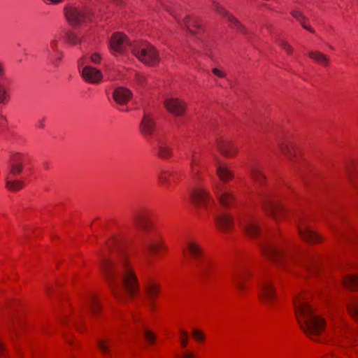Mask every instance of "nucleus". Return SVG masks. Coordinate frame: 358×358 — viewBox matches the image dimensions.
Segmentation results:
<instances>
[{
  "label": "nucleus",
  "mask_w": 358,
  "mask_h": 358,
  "mask_svg": "<svg viewBox=\"0 0 358 358\" xmlns=\"http://www.w3.org/2000/svg\"><path fill=\"white\" fill-rule=\"evenodd\" d=\"M181 358H194V355L191 352H187L183 354Z\"/></svg>",
  "instance_id": "nucleus-52"
},
{
  "label": "nucleus",
  "mask_w": 358,
  "mask_h": 358,
  "mask_svg": "<svg viewBox=\"0 0 358 358\" xmlns=\"http://www.w3.org/2000/svg\"><path fill=\"white\" fill-rule=\"evenodd\" d=\"M216 166L217 175L220 179L223 182H227L234 178V173L232 170L226 164L220 163L217 157L214 158Z\"/></svg>",
  "instance_id": "nucleus-23"
},
{
  "label": "nucleus",
  "mask_w": 358,
  "mask_h": 358,
  "mask_svg": "<svg viewBox=\"0 0 358 358\" xmlns=\"http://www.w3.org/2000/svg\"><path fill=\"white\" fill-rule=\"evenodd\" d=\"M327 358H329V357H327Z\"/></svg>",
  "instance_id": "nucleus-62"
},
{
  "label": "nucleus",
  "mask_w": 358,
  "mask_h": 358,
  "mask_svg": "<svg viewBox=\"0 0 358 358\" xmlns=\"http://www.w3.org/2000/svg\"><path fill=\"white\" fill-rule=\"evenodd\" d=\"M259 298L266 305L271 304L275 299V291L270 281L266 278H260L258 280Z\"/></svg>",
  "instance_id": "nucleus-8"
},
{
  "label": "nucleus",
  "mask_w": 358,
  "mask_h": 358,
  "mask_svg": "<svg viewBox=\"0 0 358 358\" xmlns=\"http://www.w3.org/2000/svg\"><path fill=\"white\" fill-rule=\"evenodd\" d=\"M192 334L195 339L197 341H203L205 338V336L203 334V333L196 329H194L192 331Z\"/></svg>",
  "instance_id": "nucleus-46"
},
{
  "label": "nucleus",
  "mask_w": 358,
  "mask_h": 358,
  "mask_svg": "<svg viewBox=\"0 0 358 358\" xmlns=\"http://www.w3.org/2000/svg\"><path fill=\"white\" fill-rule=\"evenodd\" d=\"M80 73L85 81L92 84L99 83L103 77L102 73L100 70L89 65H87L80 69Z\"/></svg>",
  "instance_id": "nucleus-14"
},
{
  "label": "nucleus",
  "mask_w": 358,
  "mask_h": 358,
  "mask_svg": "<svg viewBox=\"0 0 358 358\" xmlns=\"http://www.w3.org/2000/svg\"><path fill=\"white\" fill-rule=\"evenodd\" d=\"M213 9L220 15L225 17L230 23L231 27L246 34V29L243 24L240 23L232 15L229 13L224 8L222 7L218 3L213 2Z\"/></svg>",
  "instance_id": "nucleus-16"
},
{
  "label": "nucleus",
  "mask_w": 358,
  "mask_h": 358,
  "mask_svg": "<svg viewBox=\"0 0 358 358\" xmlns=\"http://www.w3.org/2000/svg\"><path fill=\"white\" fill-rule=\"evenodd\" d=\"M47 55L50 63L57 65V63L59 62L63 57V52L60 50H58L48 53Z\"/></svg>",
  "instance_id": "nucleus-35"
},
{
  "label": "nucleus",
  "mask_w": 358,
  "mask_h": 358,
  "mask_svg": "<svg viewBox=\"0 0 358 358\" xmlns=\"http://www.w3.org/2000/svg\"><path fill=\"white\" fill-rule=\"evenodd\" d=\"M171 173L166 170H162L158 175V179L162 185H166L169 184V178Z\"/></svg>",
  "instance_id": "nucleus-38"
},
{
  "label": "nucleus",
  "mask_w": 358,
  "mask_h": 358,
  "mask_svg": "<svg viewBox=\"0 0 358 358\" xmlns=\"http://www.w3.org/2000/svg\"><path fill=\"white\" fill-rule=\"evenodd\" d=\"M308 56L310 58L314 59L319 64L323 66H327L329 63V58L327 55L322 53L320 51H313L311 50L308 52Z\"/></svg>",
  "instance_id": "nucleus-30"
},
{
  "label": "nucleus",
  "mask_w": 358,
  "mask_h": 358,
  "mask_svg": "<svg viewBox=\"0 0 358 358\" xmlns=\"http://www.w3.org/2000/svg\"><path fill=\"white\" fill-rule=\"evenodd\" d=\"M113 345V341L109 338L97 341V345L100 350L106 355H110L109 348Z\"/></svg>",
  "instance_id": "nucleus-34"
},
{
  "label": "nucleus",
  "mask_w": 358,
  "mask_h": 358,
  "mask_svg": "<svg viewBox=\"0 0 358 358\" xmlns=\"http://www.w3.org/2000/svg\"><path fill=\"white\" fill-rule=\"evenodd\" d=\"M190 159V167L193 173H196V170L195 166L198 164V159L196 155V152L194 150L192 151L191 154L189 156Z\"/></svg>",
  "instance_id": "nucleus-39"
},
{
  "label": "nucleus",
  "mask_w": 358,
  "mask_h": 358,
  "mask_svg": "<svg viewBox=\"0 0 358 358\" xmlns=\"http://www.w3.org/2000/svg\"><path fill=\"white\" fill-rule=\"evenodd\" d=\"M296 225L301 237L309 242L316 243L322 240L320 235L314 231L303 220H296Z\"/></svg>",
  "instance_id": "nucleus-11"
},
{
  "label": "nucleus",
  "mask_w": 358,
  "mask_h": 358,
  "mask_svg": "<svg viewBox=\"0 0 358 358\" xmlns=\"http://www.w3.org/2000/svg\"><path fill=\"white\" fill-rule=\"evenodd\" d=\"M115 2H116L117 3H120V0H113Z\"/></svg>",
  "instance_id": "nucleus-60"
},
{
  "label": "nucleus",
  "mask_w": 358,
  "mask_h": 358,
  "mask_svg": "<svg viewBox=\"0 0 358 358\" xmlns=\"http://www.w3.org/2000/svg\"><path fill=\"white\" fill-rule=\"evenodd\" d=\"M6 120L5 117L0 115V125L3 126L4 124L6 123Z\"/></svg>",
  "instance_id": "nucleus-55"
},
{
  "label": "nucleus",
  "mask_w": 358,
  "mask_h": 358,
  "mask_svg": "<svg viewBox=\"0 0 358 358\" xmlns=\"http://www.w3.org/2000/svg\"><path fill=\"white\" fill-rule=\"evenodd\" d=\"M343 285L350 289H358V275L350 274L343 279Z\"/></svg>",
  "instance_id": "nucleus-31"
},
{
  "label": "nucleus",
  "mask_w": 358,
  "mask_h": 358,
  "mask_svg": "<svg viewBox=\"0 0 358 358\" xmlns=\"http://www.w3.org/2000/svg\"><path fill=\"white\" fill-rule=\"evenodd\" d=\"M178 23L194 35L198 34L202 29L201 25L196 17L192 18L189 16H187L183 19L182 23L180 22H178Z\"/></svg>",
  "instance_id": "nucleus-24"
},
{
  "label": "nucleus",
  "mask_w": 358,
  "mask_h": 358,
  "mask_svg": "<svg viewBox=\"0 0 358 358\" xmlns=\"http://www.w3.org/2000/svg\"><path fill=\"white\" fill-rule=\"evenodd\" d=\"M250 273L246 269L237 268L232 271V281L241 293L243 292L246 287L244 284V280Z\"/></svg>",
  "instance_id": "nucleus-20"
},
{
  "label": "nucleus",
  "mask_w": 358,
  "mask_h": 358,
  "mask_svg": "<svg viewBox=\"0 0 358 358\" xmlns=\"http://www.w3.org/2000/svg\"><path fill=\"white\" fill-rule=\"evenodd\" d=\"M13 331L14 333L17 334V327H16V325H15V324H13Z\"/></svg>",
  "instance_id": "nucleus-57"
},
{
  "label": "nucleus",
  "mask_w": 358,
  "mask_h": 358,
  "mask_svg": "<svg viewBox=\"0 0 358 358\" xmlns=\"http://www.w3.org/2000/svg\"><path fill=\"white\" fill-rule=\"evenodd\" d=\"M130 45L127 36L119 32L114 34L110 41L111 50L117 53H122Z\"/></svg>",
  "instance_id": "nucleus-13"
},
{
  "label": "nucleus",
  "mask_w": 358,
  "mask_h": 358,
  "mask_svg": "<svg viewBox=\"0 0 358 358\" xmlns=\"http://www.w3.org/2000/svg\"><path fill=\"white\" fill-rule=\"evenodd\" d=\"M44 118L42 119L41 120H39L38 122V127H41V128H43L44 127Z\"/></svg>",
  "instance_id": "nucleus-56"
},
{
  "label": "nucleus",
  "mask_w": 358,
  "mask_h": 358,
  "mask_svg": "<svg viewBox=\"0 0 358 358\" xmlns=\"http://www.w3.org/2000/svg\"><path fill=\"white\" fill-rule=\"evenodd\" d=\"M5 347L3 343L0 341V356L3 355L5 353Z\"/></svg>",
  "instance_id": "nucleus-53"
},
{
  "label": "nucleus",
  "mask_w": 358,
  "mask_h": 358,
  "mask_svg": "<svg viewBox=\"0 0 358 358\" xmlns=\"http://www.w3.org/2000/svg\"><path fill=\"white\" fill-rule=\"evenodd\" d=\"M45 292H47L48 294H49L50 293V287H45Z\"/></svg>",
  "instance_id": "nucleus-58"
},
{
  "label": "nucleus",
  "mask_w": 358,
  "mask_h": 358,
  "mask_svg": "<svg viewBox=\"0 0 358 358\" xmlns=\"http://www.w3.org/2000/svg\"><path fill=\"white\" fill-rule=\"evenodd\" d=\"M278 45L285 50L288 54H291L292 52V48L287 41L284 40H279L278 41Z\"/></svg>",
  "instance_id": "nucleus-41"
},
{
  "label": "nucleus",
  "mask_w": 358,
  "mask_h": 358,
  "mask_svg": "<svg viewBox=\"0 0 358 358\" xmlns=\"http://www.w3.org/2000/svg\"><path fill=\"white\" fill-rule=\"evenodd\" d=\"M165 108L176 116L182 115L186 110L185 103L178 98H169L164 102Z\"/></svg>",
  "instance_id": "nucleus-15"
},
{
  "label": "nucleus",
  "mask_w": 358,
  "mask_h": 358,
  "mask_svg": "<svg viewBox=\"0 0 358 358\" xmlns=\"http://www.w3.org/2000/svg\"><path fill=\"white\" fill-rule=\"evenodd\" d=\"M136 81L139 86L143 87V86H144V85L146 82V78L143 74H136Z\"/></svg>",
  "instance_id": "nucleus-45"
},
{
  "label": "nucleus",
  "mask_w": 358,
  "mask_h": 358,
  "mask_svg": "<svg viewBox=\"0 0 358 358\" xmlns=\"http://www.w3.org/2000/svg\"><path fill=\"white\" fill-rule=\"evenodd\" d=\"M348 309L350 314L358 319V300L354 299L352 300L348 305Z\"/></svg>",
  "instance_id": "nucleus-37"
},
{
  "label": "nucleus",
  "mask_w": 358,
  "mask_h": 358,
  "mask_svg": "<svg viewBox=\"0 0 358 358\" xmlns=\"http://www.w3.org/2000/svg\"><path fill=\"white\" fill-rule=\"evenodd\" d=\"M190 198L192 202L201 207L208 206L212 201L209 192L204 189H197L192 192Z\"/></svg>",
  "instance_id": "nucleus-17"
},
{
  "label": "nucleus",
  "mask_w": 358,
  "mask_h": 358,
  "mask_svg": "<svg viewBox=\"0 0 358 358\" xmlns=\"http://www.w3.org/2000/svg\"><path fill=\"white\" fill-rule=\"evenodd\" d=\"M106 247L111 255H108L106 250H103L100 253L99 265L111 291L120 300H124L127 296H134L139 287L127 254L116 238L109 240Z\"/></svg>",
  "instance_id": "nucleus-1"
},
{
  "label": "nucleus",
  "mask_w": 358,
  "mask_h": 358,
  "mask_svg": "<svg viewBox=\"0 0 358 358\" xmlns=\"http://www.w3.org/2000/svg\"><path fill=\"white\" fill-rule=\"evenodd\" d=\"M215 145L221 153L226 157H233L238 152V148L234 143L222 137H217Z\"/></svg>",
  "instance_id": "nucleus-18"
},
{
  "label": "nucleus",
  "mask_w": 358,
  "mask_h": 358,
  "mask_svg": "<svg viewBox=\"0 0 358 358\" xmlns=\"http://www.w3.org/2000/svg\"><path fill=\"white\" fill-rule=\"evenodd\" d=\"M66 40L72 45H76L79 41L78 36L73 33H68L66 34Z\"/></svg>",
  "instance_id": "nucleus-42"
},
{
  "label": "nucleus",
  "mask_w": 358,
  "mask_h": 358,
  "mask_svg": "<svg viewBox=\"0 0 358 358\" xmlns=\"http://www.w3.org/2000/svg\"><path fill=\"white\" fill-rule=\"evenodd\" d=\"M59 41V37L54 36L50 41L49 45L45 48L46 54L50 53L53 51L58 50V45Z\"/></svg>",
  "instance_id": "nucleus-36"
},
{
  "label": "nucleus",
  "mask_w": 358,
  "mask_h": 358,
  "mask_svg": "<svg viewBox=\"0 0 358 358\" xmlns=\"http://www.w3.org/2000/svg\"><path fill=\"white\" fill-rule=\"evenodd\" d=\"M25 157L20 153L13 155L10 161V172L7 176H15L20 174L23 169Z\"/></svg>",
  "instance_id": "nucleus-21"
},
{
  "label": "nucleus",
  "mask_w": 358,
  "mask_h": 358,
  "mask_svg": "<svg viewBox=\"0 0 358 358\" xmlns=\"http://www.w3.org/2000/svg\"><path fill=\"white\" fill-rule=\"evenodd\" d=\"M88 11L76 6L67 7L65 10V15L69 22L76 26L85 21L88 16Z\"/></svg>",
  "instance_id": "nucleus-9"
},
{
  "label": "nucleus",
  "mask_w": 358,
  "mask_h": 358,
  "mask_svg": "<svg viewBox=\"0 0 358 358\" xmlns=\"http://www.w3.org/2000/svg\"><path fill=\"white\" fill-rule=\"evenodd\" d=\"M6 98V90L4 87L0 83V103L4 101Z\"/></svg>",
  "instance_id": "nucleus-49"
},
{
  "label": "nucleus",
  "mask_w": 358,
  "mask_h": 358,
  "mask_svg": "<svg viewBox=\"0 0 358 358\" xmlns=\"http://www.w3.org/2000/svg\"><path fill=\"white\" fill-rule=\"evenodd\" d=\"M131 48L133 54L146 65L155 66L159 62L157 51L150 44H145L140 47L132 45Z\"/></svg>",
  "instance_id": "nucleus-6"
},
{
  "label": "nucleus",
  "mask_w": 358,
  "mask_h": 358,
  "mask_svg": "<svg viewBox=\"0 0 358 358\" xmlns=\"http://www.w3.org/2000/svg\"><path fill=\"white\" fill-rule=\"evenodd\" d=\"M145 289V294L150 301L149 306L150 307V308L153 309L154 301L155 300L156 296L159 292L160 287L159 285L154 282H150L146 284Z\"/></svg>",
  "instance_id": "nucleus-26"
},
{
  "label": "nucleus",
  "mask_w": 358,
  "mask_h": 358,
  "mask_svg": "<svg viewBox=\"0 0 358 358\" xmlns=\"http://www.w3.org/2000/svg\"><path fill=\"white\" fill-rule=\"evenodd\" d=\"M306 20H307V18L306 17V19H298V20H297V21H299V22L301 24L302 27H303L304 29H306V30H308V31H310V32H312V33H314V30H313L312 28H310V27H308V26H306V25L305 24V23H304V22H305V21H306Z\"/></svg>",
  "instance_id": "nucleus-50"
},
{
  "label": "nucleus",
  "mask_w": 358,
  "mask_h": 358,
  "mask_svg": "<svg viewBox=\"0 0 358 358\" xmlns=\"http://www.w3.org/2000/svg\"><path fill=\"white\" fill-rule=\"evenodd\" d=\"M293 303L301 328L311 339L317 341L315 337L320 336L324 329L323 319L313 312L302 295L294 296Z\"/></svg>",
  "instance_id": "nucleus-3"
},
{
  "label": "nucleus",
  "mask_w": 358,
  "mask_h": 358,
  "mask_svg": "<svg viewBox=\"0 0 358 358\" xmlns=\"http://www.w3.org/2000/svg\"><path fill=\"white\" fill-rule=\"evenodd\" d=\"M263 206L265 209L270 210L271 215L276 220L278 219L281 214H284L285 212L282 206L268 199H264Z\"/></svg>",
  "instance_id": "nucleus-25"
},
{
  "label": "nucleus",
  "mask_w": 358,
  "mask_h": 358,
  "mask_svg": "<svg viewBox=\"0 0 358 358\" xmlns=\"http://www.w3.org/2000/svg\"><path fill=\"white\" fill-rule=\"evenodd\" d=\"M85 304L87 306L91 314L96 316L98 315L101 311V305L98 299L91 294L86 299Z\"/></svg>",
  "instance_id": "nucleus-28"
},
{
  "label": "nucleus",
  "mask_w": 358,
  "mask_h": 358,
  "mask_svg": "<svg viewBox=\"0 0 358 358\" xmlns=\"http://www.w3.org/2000/svg\"><path fill=\"white\" fill-rule=\"evenodd\" d=\"M4 72H5V70H4L3 65L1 62H0V78H2L3 77Z\"/></svg>",
  "instance_id": "nucleus-54"
},
{
  "label": "nucleus",
  "mask_w": 358,
  "mask_h": 358,
  "mask_svg": "<svg viewBox=\"0 0 358 358\" xmlns=\"http://www.w3.org/2000/svg\"><path fill=\"white\" fill-rule=\"evenodd\" d=\"M291 15L297 20L298 19H306L303 13L299 10L291 11Z\"/></svg>",
  "instance_id": "nucleus-48"
},
{
  "label": "nucleus",
  "mask_w": 358,
  "mask_h": 358,
  "mask_svg": "<svg viewBox=\"0 0 358 358\" xmlns=\"http://www.w3.org/2000/svg\"><path fill=\"white\" fill-rule=\"evenodd\" d=\"M13 176H6L5 178L6 188L13 192L18 191L23 187V182L13 179Z\"/></svg>",
  "instance_id": "nucleus-29"
},
{
  "label": "nucleus",
  "mask_w": 358,
  "mask_h": 358,
  "mask_svg": "<svg viewBox=\"0 0 358 358\" xmlns=\"http://www.w3.org/2000/svg\"><path fill=\"white\" fill-rule=\"evenodd\" d=\"M215 221L217 227L223 231H229L233 226L231 216L226 212L216 213L215 215Z\"/></svg>",
  "instance_id": "nucleus-19"
},
{
  "label": "nucleus",
  "mask_w": 358,
  "mask_h": 358,
  "mask_svg": "<svg viewBox=\"0 0 358 358\" xmlns=\"http://www.w3.org/2000/svg\"><path fill=\"white\" fill-rule=\"evenodd\" d=\"M238 221L245 233L250 238L262 237L261 230L257 223L255 217L251 214H245L238 218Z\"/></svg>",
  "instance_id": "nucleus-7"
},
{
  "label": "nucleus",
  "mask_w": 358,
  "mask_h": 358,
  "mask_svg": "<svg viewBox=\"0 0 358 358\" xmlns=\"http://www.w3.org/2000/svg\"><path fill=\"white\" fill-rule=\"evenodd\" d=\"M347 337H352H352H354V334H353V335L352 334V335H350V336L347 335Z\"/></svg>",
  "instance_id": "nucleus-61"
},
{
  "label": "nucleus",
  "mask_w": 358,
  "mask_h": 358,
  "mask_svg": "<svg viewBox=\"0 0 358 358\" xmlns=\"http://www.w3.org/2000/svg\"><path fill=\"white\" fill-rule=\"evenodd\" d=\"M157 155L163 159L169 157L172 155V148L166 143L161 142L158 145Z\"/></svg>",
  "instance_id": "nucleus-33"
},
{
  "label": "nucleus",
  "mask_w": 358,
  "mask_h": 358,
  "mask_svg": "<svg viewBox=\"0 0 358 358\" xmlns=\"http://www.w3.org/2000/svg\"><path fill=\"white\" fill-rule=\"evenodd\" d=\"M139 131L145 138H148L155 134L156 131V123L151 114L144 112L143 117L139 124Z\"/></svg>",
  "instance_id": "nucleus-12"
},
{
  "label": "nucleus",
  "mask_w": 358,
  "mask_h": 358,
  "mask_svg": "<svg viewBox=\"0 0 358 358\" xmlns=\"http://www.w3.org/2000/svg\"><path fill=\"white\" fill-rule=\"evenodd\" d=\"M262 252L275 264L289 269L292 264L302 265L308 273H316L320 268V257L315 253L294 255L271 239L262 236L259 242Z\"/></svg>",
  "instance_id": "nucleus-2"
},
{
  "label": "nucleus",
  "mask_w": 358,
  "mask_h": 358,
  "mask_svg": "<svg viewBox=\"0 0 358 358\" xmlns=\"http://www.w3.org/2000/svg\"><path fill=\"white\" fill-rule=\"evenodd\" d=\"M186 248H182L185 252L187 250L195 262V267L204 280H208L216 271L215 264L204 257L201 246L196 242L188 241L186 242Z\"/></svg>",
  "instance_id": "nucleus-5"
},
{
  "label": "nucleus",
  "mask_w": 358,
  "mask_h": 358,
  "mask_svg": "<svg viewBox=\"0 0 358 358\" xmlns=\"http://www.w3.org/2000/svg\"><path fill=\"white\" fill-rule=\"evenodd\" d=\"M180 331V334H181V345L183 348H185V347H186L187 341H188L187 332L182 329H181Z\"/></svg>",
  "instance_id": "nucleus-43"
},
{
  "label": "nucleus",
  "mask_w": 358,
  "mask_h": 358,
  "mask_svg": "<svg viewBox=\"0 0 358 358\" xmlns=\"http://www.w3.org/2000/svg\"><path fill=\"white\" fill-rule=\"evenodd\" d=\"M101 57L98 53H93L90 57V60L94 64H99L101 62Z\"/></svg>",
  "instance_id": "nucleus-47"
},
{
  "label": "nucleus",
  "mask_w": 358,
  "mask_h": 358,
  "mask_svg": "<svg viewBox=\"0 0 358 358\" xmlns=\"http://www.w3.org/2000/svg\"><path fill=\"white\" fill-rule=\"evenodd\" d=\"M278 147L280 151L285 155L287 159L291 162H294V159L296 158V152L294 146H290L287 143L279 141Z\"/></svg>",
  "instance_id": "nucleus-27"
},
{
  "label": "nucleus",
  "mask_w": 358,
  "mask_h": 358,
  "mask_svg": "<svg viewBox=\"0 0 358 358\" xmlns=\"http://www.w3.org/2000/svg\"><path fill=\"white\" fill-rule=\"evenodd\" d=\"M75 324H76V326H77V327H78V328H79V324H78V322H76L75 323Z\"/></svg>",
  "instance_id": "nucleus-59"
},
{
  "label": "nucleus",
  "mask_w": 358,
  "mask_h": 358,
  "mask_svg": "<svg viewBox=\"0 0 358 358\" xmlns=\"http://www.w3.org/2000/svg\"><path fill=\"white\" fill-rule=\"evenodd\" d=\"M252 178L258 184L262 185L264 180L265 176L262 170L256 166H252L250 169Z\"/></svg>",
  "instance_id": "nucleus-32"
},
{
  "label": "nucleus",
  "mask_w": 358,
  "mask_h": 358,
  "mask_svg": "<svg viewBox=\"0 0 358 358\" xmlns=\"http://www.w3.org/2000/svg\"><path fill=\"white\" fill-rule=\"evenodd\" d=\"M215 192L222 207L229 208L232 206L235 201V197L231 190L217 183L215 187Z\"/></svg>",
  "instance_id": "nucleus-10"
},
{
  "label": "nucleus",
  "mask_w": 358,
  "mask_h": 358,
  "mask_svg": "<svg viewBox=\"0 0 358 358\" xmlns=\"http://www.w3.org/2000/svg\"><path fill=\"white\" fill-rule=\"evenodd\" d=\"M143 334L146 341L149 343H153L155 342L156 336L152 331L145 329L143 331Z\"/></svg>",
  "instance_id": "nucleus-40"
},
{
  "label": "nucleus",
  "mask_w": 358,
  "mask_h": 358,
  "mask_svg": "<svg viewBox=\"0 0 358 358\" xmlns=\"http://www.w3.org/2000/svg\"><path fill=\"white\" fill-rule=\"evenodd\" d=\"M113 96L118 105L124 106L131 99L132 92L127 88L119 87L115 89Z\"/></svg>",
  "instance_id": "nucleus-22"
},
{
  "label": "nucleus",
  "mask_w": 358,
  "mask_h": 358,
  "mask_svg": "<svg viewBox=\"0 0 358 358\" xmlns=\"http://www.w3.org/2000/svg\"><path fill=\"white\" fill-rule=\"evenodd\" d=\"M133 222L140 233L143 247L148 252H156L160 248V240L150 215L145 212L136 213Z\"/></svg>",
  "instance_id": "nucleus-4"
},
{
  "label": "nucleus",
  "mask_w": 358,
  "mask_h": 358,
  "mask_svg": "<svg viewBox=\"0 0 358 358\" xmlns=\"http://www.w3.org/2000/svg\"><path fill=\"white\" fill-rule=\"evenodd\" d=\"M85 59H86L85 57H82L78 61V65L80 70L86 66V65H85Z\"/></svg>",
  "instance_id": "nucleus-51"
},
{
  "label": "nucleus",
  "mask_w": 358,
  "mask_h": 358,
  "mask_svg": "<svg viewBox=\"0 0 358 358\" xmlns=\"http://www.w3.org/2000/svg\"><path fill=\"white\" fill-rule=\"evenodd\" d=\"M212 73L220 78H224L226 76V73L221 69L219 68H213L212 69Z\"/></svg>",
  "instance_id": "nucleus-44"
}]
</instances>
